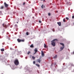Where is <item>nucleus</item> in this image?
<instances>
[{"label": "nucleus", "instance_id": "obj_23", "mask_svg": "<svg viewBox=\"0 0 74 74\" xmlns=\"http://www.w3.org/2000/svg\"><path fill=\"white\" fill-rule=\"evenodd\" d=\"M33 64H34L36 63V62L35 61H34L33 62Z\"/></svg>", "mask_w": 74, "mask_h": 74}, {"label": "nucleus", "instance_id": "obj_38", "mask_svg": "<svg viewBox=\"0 0 74 74\" xmlns=\"http://www.w3.org/2000/svg\"><path fill=\"white\" fill-rule=\"evenodd\" d=\"M12 49H11V48H10V49L11 50Z\"/></svg>", "mask_w": 74, "mask_h": 74}, {"label": "nucleus", "instance_id": "obj_21", "mask_svg": "<svg viewBox=\"0 0 74 74\" xmlns=\"http://www.w3.org/2000/svg\"><path fill=\"white\" fill-rule=\"evenodd\" d=\"M63 21L64 22H66V19H65V18L63 19Z\"/></svg>", "mask_w": 74, "mask_h": 74}, {"label": "nucleus", "instance_id": "obj_3", "mask_svg": "<svg viewBox=\"0 0 74 74\" xmlns=\"http://www.w3.org/2000/svg\"><path fill=\"white\" fill-rule=\"evenodd\" d=\"M41 58H40L39 59H38L37 60V62H38L39 63H40V62H41V60H41Z\"/></svg>", "mask_w": 74, "mask_h": 74}, {"label": "nucleus", "instance_id": "obj_28", "mask_svg": "<svg viewBox=\"0 0 74 74\" xmlns=\"http://www.w3.org/2000/svg\"><path fill=\"white\" fill-rule=\"evenodd\" d=\"M72 18L73 19H74V15H73L72 16Z\"/></svg>", "mask_w": 74, "mask_h": 74}, {"label": "nucleus", "instance_id": "obj_29", "mask_svg": "<svg viewBox=\"0 0 74 74\" xmlns=\"http://www.w3.org/2000/svg\"><path fill=\"white\" fill-rule=\"evenodd\" d=\"M2 13V11H0V14H1Z\"/></svg>", "mask_w": 74, "mask_h": 74}, {"label": "nucleus", "instance_id": "obj_18", "mask_svg": "<svg viewBox=\"0 0 74 74\" xmlns=\"http://www.w3.org/2000/svg\"><path fill=\"white\" fill-rule=\"evenodd\" d=\"M4 7L3 6H1V9H3Z\"/></svg>", "mask_w": 74, "mask_h": 74}, {"label": "nucleus", "instance_id": "obj_6", "mask_svg": "<svg viewBox=\"0 0 74 74\" xmlns=\"http://www.w3.org/2000/svg\"><path fill=\"white\" fill-rule=\"evenodd\" d=\"M34 51L35 52L34 53V54H36V53L37 52V51H38L37 50V49H34Z\"/></svg>", "mask_w": 74, "mask_h": 74}, {"label": "nucleus", "instance_id": "obj_35", "mask_svg": "<svg viewBox=\"0 0 74 74\" xmlns=\"http://www.w3.org/2000/svg\"><path fill=\"white\" fill-rule=\"evenodd\" d=\"M73 54H74V51L73 52Z\"/></svg>", "mask_w": 74, "mask_h": 74}, {"label": "nucleus", "instance_id": "obj_13", "mask_svg": "<svg viewBox=\"0 0 74 74\" xmlns=\"http://www.w3.org/2000/svg\"><path fill=\"white\" fill-rule=\"evenodd\" d=\"M41 7L42 8H45V6H44L43 5H42L41 6Z\"/></svg>", "mask_w": 74, "mask_h": 74}, {"label": "nucleus", "instance_id": "obj_12", "mask_svg": "<svg viewBox=\"0 0 74 74\" xmlns=\"http://www.w3.org/2000/svg\"><path fill=\"white\" fill-rule=\"evenodd\" d=\"M32 58L33 59V60H35V58H36V57L34 56H33L32 57Z\"/></svg>", "mask_w": 74, "mask_h": 74}, {"label": "nucleus", "instance_id": "obj_16", "mask_svg": "<svg viewBox=\"0 0 74 74\" xmlns=\"http://www.w3.org/2000/svg\"><path fill=\"white\" fill-rule=\"evenodd\" d=\"M36 66H38V67H39L40 66V65L37 64H36Z\"/></svg>", "mask_w": 74, "mask_h": 74}, {"label": "nucleus", "instance_id": "obj_11", "mask_svg": "<svg viewBox=\"0 0 74 74\" xmlns=\"http://www.w3.org/2000/svg\"><path fill=\"white\" fill-rule=\"evenodd\" d=\"M64 47H63V46L62 47H61L60 49H61V51H62V50H63V49H64Z\"/></svg>", "mask_w": 74, "mask_h": 74}, {"label": "nucleus", "instance_id": "obj_20", "mask_svg": "<svg viewBox=\"0 0 74 74\" xmlns=\"http://www.w3.org/2000/svg\"><path fill=\"white\" fill-rule=\"evenodd\" d=\"M25 41V40H21V42H24Z\"/></svg>", "mask_w": 74, "mask_h": 74}, {"label": "nucleus", "instance_id": "obj_26", "mask_svg": "<svg viewBox=\"0 0 74 74\" xmlns=\"http://www.w3.org/2000/svg\"><path fill=\"white\" fill-rule=\"evenodd\" d=\"M15 27H17V26H18V25H17L16 24L15 25Z\"/></svg>", "mask_w": 74, "mask_h": 74}, {"label": "nucleus", "instance_id": "obj_36", "mask_svg": "<svg viewBox=\"0 0 74 74\" xmlns=\"http://www.w3.org/2000/svg\"><path fill=\"white\" fill-rule=\"evenodd\" d=\"M17 23H18V22H17Z\"/></svg>", "mask_w": 74, "mask_h": 74}, {"label": "nucleus", "instance_id": "obj_22", "mask_svg": "<svg viewBox=\"0 0 74 74\" xmlns=\"http://www.w3.org/2000/svg\"><path fill=\"white\" fill-rule=\"evenodd\" d=\"M29 53H30V51H29L28 52L27 54L28 55H29Z\"/></svg>", "mask_w": 74, "mask_h": 74}, {"label": "nucleus", "instance_id": "obj_8", "mask_svg": "<svg viewBox=\"0 0 74 74\" xmlns=\"http://www.w3.org/2000/svg\"><path fill=\"white\" fill-rule=\"evenodd\" d=\"M57 24L59 25V26H61V22H58Z\"/></svg>", "mask_w": 74, "mask_h": 74}, {"label": "nucleus", "instance_id": "obj_9", "mask_svg": "<svg viewBox=\"0 0 74 74\" xmlns=\"http://www.w3.org/2000/svg\"><path fill=\"white\" fill-rule=\"evenodd\" d=\"M41 55H42V56H44V52H43V51H42Z\"/></svg>", "mask_w": 74, "mask_h": 74}, {"label": "nucleus", "instance_id": "obj_27", "mask_svg": "<svg viewBox=\"0 0 74 74\" xmlns=\"http://www.w3.org/2000/svg\"><path fill=\"white\" fill-rule=\"evenodd\" d=\"M26 34H27V35H29V33H28V32H27V33H26Z\"/></svg>", "mask_w": 74, "mask_h": 74}, {"label": "nucleus", "instance_id": "obj_14", "mask_svg": "<svg viewBox=\"0 0 74 74\" xmlns=\"http://www.w3.org/2000/svg\"><path fill=\"white\" fill-rule=\"evenodd\" d=\"M56 58H57V55H56L53 58V59H56Z\"/></svg>", "mask_w": 74, "mask_h": 74}, {"label": "nucleus", "instance_id": "obj_37", "mask_svg": "<svg viewBox=\"0 0 74 74\" xmlns=\"http://www.w3.org/2000/svg\"><path fill=\"white\" fill-rule=\"evenodd\" d=\"M73 24L74 25V22H73Z\"/></svg>", "mask_w": 74, "mask_h": 74}, {"label": "nucleus", "instance_id": "obj_1", "mask_svg": "<svg viewBox=\"0 0 74 74\" xmlns=\"http://www.w3.org/2000/svg\"><path fill=\"white\" fill-rule=\"evenodd\" d=\"M55 41H58V40L57 39H54L52 41H51L52 42L51 43V45H53V47H55V43H56V42H54Z\"/></svg>", "mask_w": 74, "mask_h": 74}, {"label": "nucleus", "instance_id": "obj_17", "mask_svg": "<svg viewBox=\"0 0 74 74\" xmlns=\"http://www.w3.org/2000/svg\"><path fill=\"white\" fill-rule=\"evenodd\" d=\"M1 50V51H4V49H2Z\"/></svg>", "mask_w": 74, "mask_h": 74}, {"label": "nucleus", "instance_id": "obj_30", "mask_svg": "<svg viewBox=\"0 0 74 74\" xmlns=\"http://www.w3.org/2000/svg\"><path fill=\"white\" fill-rule=\"evenodd\" d=\"M39 23H41V21H39Z\"/></svg>", "mask_w": 74, "mask_h": 74}, {"label": "nucleus", "instance_id": "obj_10", "mask_svg": "<svg viewBox=\"0 0 74 74\" xmlns=\"http://www.w3.org/2000/svg\"><path fill=\"white\" fill-rule=\"evenodd\" d=\"M60 44L61 45H62V46L63 47H64V44L62 43H60Z\"/></svg>", "mask_w": 74, "mask_h": 74}, {"label": "nucleus", "instance_id": "obj_33", "mask_svg": "<svg viewBox=\"0 0 74 74\" xmlns=\"http://www.w3.org/2000/svg\"><path fill=\"white\" fill-rule=\"evenodd\" d=\"M45 0H43V2H45Z\"/></svg>", "mask_w": 74, "mask_h": 74}, {"label": "nucleus", "instance_id": "obj_24", "mask_svg": "<svg viewBox=\"0 0 74 74\" xmlns=\"http://www.w3.org/2000/svg\"><path fill=\"white\" fill-rule=\"evenodd\" d=\"M66 19H67V20H69V18H68V17H66Z\"/></svg>", "mask_w": 74, "mask_h": 74}, {"label": "nucleus", "instance_id": "obj_2", "mask_svg": "<svg viewBox=\"0 0 74 74\" xmlns=\"http://www.w3.org/2000/svg\"><path fill=\"white\" fill-rule=\"evenodd\" d=\"M14 64L16 66H18L19 64V61L17 59L15 60L14 62Z\"/></svg>", "mask_w": 74, "mask_h": 74}, {"label": "nucleus", "instance_id": "obj_31", "mask_svg": "<svg viewBox=\"0 0 74 74\" xmlns=\"http://www.w3.org/2000/svg\"><path fill=\"white\" fill-rule=\"evenodd\" d=\"M25 2L23 3V5H25Z\"/></svg>", "mask_w": 74, "mask_h": 74}, {"label": "nucleus", "instance_id": "obj_19", "mask_svg": "<svg viewBox=\"0 0 74 74\" xmlns=\"http://www.w3.org/2000/svg\"><path fill=\"white\" fill-rule=\"evenodd\" d=\"M44 48H47V45L45 44H44Z\"/></svg>", "mask_w": 74, "mask_h": 74}, {"label": "nucleus", "instance_id": "obj_25", "mask_svg": "<svg viewBox=\"0 0 74 74\" xmlns=\"http://www.w3.org/2000/svg\"><path fill=\"white\" fill-rule=\"evenodd\" d=\"M48 15L49 16H50L51 15V14L49 13H48Z\"/></svg>", "mask_w": 74, "mask_h": 74}, {"label": "nucleus", "instance_id": "obj_39", "mask_svg": "<svg viewBox=\"0 0 74 74\" xmlns=\"http://www.w3.org/2000/svg\"><path fill=\"white\" fill-rule=\"evenodd\" d=\"M41 0V1H42V0Z\"/></svg>", "mask_w": 74, "mask_h": 74}, {"label": "nucleus", "instance_id": "obj_4", "mask_svg": "<svg viewBox=\"0 0 74 74\" xmlns=\"http://www.w3.org/2000/svg\"><path fill=\"white\" fill-rule=\"evenodd\" d=\"M4 5H5V7L6 8H7L8 6V5L5 2L4 3Z\"/></svg>", "mask_w": 74, "mask_h": 74}, {"label": "nucleus", "instance_id": "obj_34", "mask_svg": "<svg viewBox=\"0 0 74 74\" xmlns=\"http://www.w3.org/2000/svg\"><path fill=\"white\" fill-rule=\"evenodd\" d=\"M27 57H25V59H27Z\"/></svg>", "mask_w": 74, "mask_h": 74}, {"label": "nucleus", "instance_id": "obj_15", "mask_svg": "<svg viewBox=\"0 0 74 74\" xmlns=\"http://www.w3.org/2000/svg\"><path fill=\"white\" fill-rule=\"evenodd\" d=\"M30 47L31 48H33V47H34L33 45V44L31 45L30 46Z\"/></svg>", "mask_w": 74, "mask_h": 74}, {"label": "nucleus", "instance_id": "obj_5", "mask_svg": "<svg viewBox=\"0 0 74 74\" xmlns=\"http://www.w3.org/2000/svg\"><path fill=\"white\" fill-rule=\"evenodd\" d=\"M3 27H5V28H7V27L8 26L6 25H5H5L4 23H3Z\"/></svg>", "mask_w": 74, "mask_h": 74}, {"label": "nucleus", "instance_id": "obj_7", "mask_svg": "<svg viewBox=\"0 0 74 74\" xmlns=\"http://www.w3.org/2000/svg\"><path fill=\"white\" fill-rule=\"evenodd\" d=\"M17 41L18 42H21V40L18 38L17 39Z\"/></svg>", "mask_w": 74, "mask_h": 74}, {"label": "nucleus", "instance_id": "obj_32", "mask_svg": "<svg viewBox=\"0 0 74 74\" xmlns=\"http://www.w3.org/2000/svg\"><path fill=\"white\" fill-rule=\"evenodd\" d=\"M72 66H74V65L73 64L72 65Z\"/></svg>", "mask_w": 74, "mask_h": 74}]
</instances>
